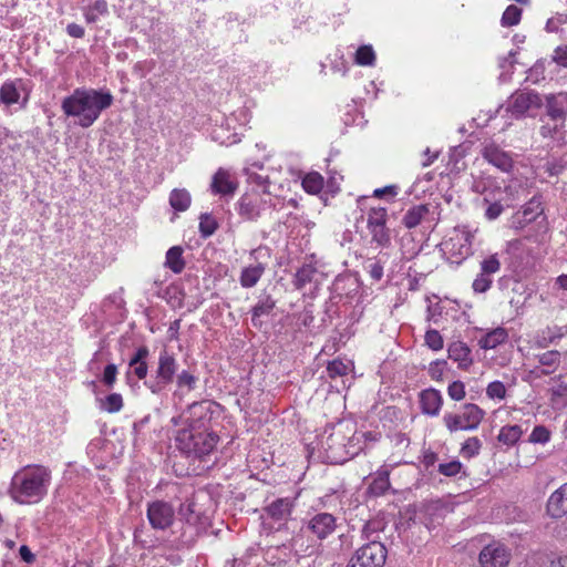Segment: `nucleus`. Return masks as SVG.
Returning a JSON list of instances; mask_svg holds the SVG:
<instances>
[{
    "instance_id": "nucleus-41",
    "label": "nucleus",
    "mask_w": 567,
    "mask_h": 567,
    "mask_svg": "<svg viewBox=\"0 0 567 567\" xmlns=\"http://www.w3.org/2000/svg\"><path fill=\"white\" fill-rule=\"evenodd\" d=\"M556 384L550 389L551 392V402L554 404H567V383L561 381L559 377L555 380Z\"/></svg>"
},
{
    "instance_id": "nucleus-12",
    "label": "nucleus",
    "mask_w": 567,
    "mask_h": 567,
    "mask_svg": "<svg viewBox=\"0 0 567 567\" xmlns=\"http://www.w3.org/2000/svg\"><path fill=\"white\" fill-rule=\"evenodd\" d=\"M388 210L384 207L370 208L367 218V227L371 235V241L379 247H386L391 243L390 229L386 227Z\"/></svg>"
},
{
    "instance_id": "nucleus-24",
    "label": "nucleus",
    "mask_w": 567,
    "mask_h": 567,
    "mask_svg": "<svg viewBox=\"0 0 567 567\" xmlns=\"http://www.w3.org/2000/svg\"><path fill=\"white\" fill-rule=\"evenodd\" d=\"M449 358L457 362L458 368L466 370L473 364L471 349L465 342L454 341L447 348Z\"/></svg>"
},
{
    "instance_id": "nucleus-23",
    "label": "nucleus",
    "mask_w": 567,
    "mask_h": 567,
    "mask_svg": "<svg viewBox=\"0 0 567 567\" xmlns=\"http://www.w3.org/2000/svg\"><path fill=\"white\" fill-rule=\"evenodd\" d=\"M395 464H383L374 474L369 485V493L373 496L384 495L390 488V473Z\"/></svg>"
},
{
    "instance_id": "nucleus-27",
    "label": "nucleus",
    "mask_w": 567,
    "mask_h": 567,
    "mask_svg": "<svg viewBox=\"0 0 567 567\" xmlns=\"http://www.w3.org/2000/svg\"><path fill=\"white\" fill-rule=\"evenodd\" d=\"M210 188L214 194L231 195L237 189V184L227 171L219 168L213 177Z\"/></svg>"
},
{
    "instance_id": "nucleus-35",
    "label": "nucleus",
    "mask_w": 567,
    "mask_h": 567,
    "mask_svg": "<svg viewBox=\"0 0 567 567\" xmlns=\"http://www.w3.org/2000/svg\"><path fill=\"white\" fill-rule=\"evenodd\" d=\"M523 435V430L519 425H505L499 430L497 440L507 445H515Z\"/></svg>"
},
{
    "instance_id": "nucleus-9",
    "label": "nucleus",
    "mask_w": 567,
    "mask_h": 567,
    "mask_svg": "<svg viewBox=\"0 0 567 567\" xmlns=\"http://www.w3.org/2000/svg\"><path fill=\"white\" fill-rule=\"evenodd\" d=\"M249 256L254 264L244 267L239 276L240 286L247 289L255 287L264 276L270 259V249L259 246L252 249Z\"/></svg>"
},
{
    "instance_id": "nucleus-14",
    "label": "nucleus",
    "mask_w": 567,
    "mask_h": 567,
    "mask_svg": "<svg viewBox=\"0 0 567 567\" xmlns=\"http://www.w3.org/2000/svg\"><path fill=\"white\" fill-rule=\"evenodd\" d=\"M344 441L346 436L341 432H333L322 441L321 446L326 451L328 462L333 464L343 463L357 454V451L352 450V441L348 443Z\"/></svg>"
},
{
    "instance_id": "nucleus-64",
    "label": "nucleus",
    "mask_w": 567,
    "mask_h": 567,
    "mask_svg": "<svg viewBox=\"0 0 567 567\" xmlns=\"http://www.w3.org/2000/svg\"><path fill=\"white\" fill-rule=\"evenodd\" d=\"M561 337H563V333H560V332L559 333H553L548 338L547 337H543L542 339H538L537 340V344L540 348H547L549 344L556 343V341L558 339H560Z\"/></svg>"
},
{
    "instance_id": "nucleus-20",
    "label": "nucleus",
    "mask_w": 567,
    "mask_h": 567,
    "mask_svg": "<svg viewBox=\"0 0 567 567\" xmlns=\"http://www.w3.org/2000/svg\"><path fill=\"white\" fill-rule=\"evenodd\" d=\"M150 355V350L147 347L142 346L137 348L133 357L128 361V371L126 373L127 381L131 382V375H135L137 380H146L148 365L147 358Z\"/></svg>"
},
{
    "instance_id": "nucleus-5",
    "label": "nucleus",
    "mask_w": 567,
    "mask_h": 567,
    "mask_svg": "<svg viewBox=\"0 0 567 567\" xmlns=\"http://www.w3.org/2000/svg\"><path fill=\"white\" fill-rule=\"evenodd\" d=\"M472 239L473 235L467 228L455 227L440 244V250L450 262L460 265L472 255Z\"/></svg>"
},
{
    "instance_id": "nucleus-46",
    "label": "nucleus",
    "mask_w": 567,
    "mask_h": 567,
    "mask_svg": "<svg viewBox=\"0 0 567 567\" xmlns=\"http://www.w3.org/2000/svg\"><path fill=\"white\" fill-rule=\"evenodd\" d=\"M501 269V261L496 254L491 255L481 261V271L483 275L492 276Z\"/></svg>"
},
{
    "instance_id": "nucleus-42",
    "label": "nucleus",
    "mask_w": 567,
    "mask_h": 567,
    "mask_svg": "<svg viewBox=\"0 0 567 567\" xmlns=\"http://www.w3.org/2000/svg\"><path fill=\"white\" fill-rule=\"evenodd\" d=\"M482 442L478 437H468L461 447V454L466 458H472L480 454Z\"/></svg>"
},
{
    "instance_id": "nucleus-29",
    "label": "nucleus",
    "mask_w": 567,
    "mask_h": 567,
    "mask_svg": "<svg viewBox=\"0 0 567 567\" xmlns=\"http://www.w3.org/2000/svg\"><path fill=\"white\" fill-rule=\"evenodd\" d=\"M508 339V332L505 328L498 327L485 333L480 340L478 344L484 350L495 349L503 344Z\"/></svg>"
},
{
    "instance_id": "nucleus-60",
    "label": "nucleus",
    "mask_w": 567,
    "mask_h": 567,
    "mask_svg": "<svg viewBox=\"0 0 567 567\" xmlns=\"http://www.w3.org/2000/svg\"><path fill=\"white\" fill-rule=\"evenodd\" d=\"M193 502H185L179 507V514L186 519L187 523H193V514L195 512Z\"/></svg>"
},
{
    "instance_id": "nucleus-18",
    "label": "nucleus",
    "mask_w": 567,
    "mask_h": 567,
    "mask_svg": "<svg viewBox=\"0 0 567 567\" xmlns=\"http://www.w3.org/2000/svg\"><path fill=\"white\" fill-rule=\"evenodd\" d=\"M292 502L289 498H278L265 508L264 519H271L278 524L279 529L291 516Z\"/></svg>"
},
{
    "instance_id": "nucleus-32",
    "label": "nucleus",
    "mask_w": 567,
    "mask_h": 567,
    "mask_svg": "<svg viewBox=\"0 0 567 567\" xmlns=\"http://www.w3.org/2000/svg\"><path fill=\"white\" fill-rule=\"evenodd\" d=\"M538 362L547 369H543L539 375H548L555 371L560 363L561 354L557 350H549L536 355Z\"/></svg>"
},
{
    "instance_id": "nucleus-4",
    "label": "nucleus",
    "mask_w": 567,
    "mask_h": 567,
    "mask_svg": "<svg viewBox=\"0 0 567 567\" xmlns=\"http://www.w3.org/2000/svg\"><path fill=\"white\" fill-rule=\"evenodd\" d=\"M545 116L548 122L544 123L539 133L543 137H554L565 128L567 118V92L547 94L543 101Z\"/></svg>"
},
{
    "instance_id": "nucleus-10",
    "label": "nucleus",
    "mask_w": 567,
    "mask_h": 567,
    "mask_svg": "<svg viewBox=\"0 0 567 567\" xmlns=\"http://www.w3.org/2000/svg\"><path fill=\"white\" fill-rule=\"evenodd\" d=\"M386 554L384 545L372 539L355 550L347 567H383Z\"/></svg>"
},
{
    "instance_id": "nucleus-49",
    "label": "nucleus",
    "mask_w": 567,
    "mask_h": 567,
    "mask_svg": "<svg viewBox=\"0 0 567 567\" xmlns=\"http://www.w3.org/2000/svg\"><path fill=\"white\" fill-rule=\"evenodd\" d=\"M486 395L489 399L503 400L506 396V388L501 381H493L486 388Z\"/></svg>"
},
{
    "instance_id": "nucleus-57",
    "label": "nucleus",
    "mask_w": 567,
    "mask_h": 567,
    "mask_svg": "<svg viewBox=\"0 0 567 567\" xmlns=\"http://www.w3.org/2000/svg\"><path fill=\"white\" fill-rule=\"evenodd\" d=\"M116 374H117L116 365L113 363L107 364L103 372V383L109 388L113 386V384L115 383V380H116Z\"/></svg>"
},
{
    "instance_id": "nucleus-53",
    "label": "nucleus",
    "mask_w": 567,
    "mask_h": 567,
    "mask_svg": "<svg viewBox=\"0 0 567 567\" xmlns=\"http://www.w3.org/2000/svg\"><path fill=\"white\" fill-rule=\"evenodd\" d=\"M449 396L454 401H461L465 398V385L462 381H454L447 388Z\"/></svg>"
},
{
    "instance_id": "nucleus-36",
    "label": "nucleus",
    "mask_w": 567,
    "mask_h": 567,
    "mask_svg": "<svg viewBox=\"0 0 567 567\" xmlns=\"http://www.w3.org/2000/svg\"><path fill=\"white\" fill-rule=\"evenodd\" d=\"M107 12V2L105 0H96L84 10V18L87 23H94L97 21L99 16H105Z\"/></svg>"
},
{
    "instance_id": "nucleus-16",
    "label": "nucleus",
    "mask_w": 567,
    "mask_h": 567,
    "mask_svg": "<svg viewBox=\"0 0 567 567\" xmlns=\"http://www.w3.org/2000/svg\"><path fill=\"white\" fill-rule=\"evenodd\" d=\"M511 560V550L499 542L486 545L480 553L482 567H506Z\"/></svg>"
},
{
    "instance_id": "nucleus-19",
    "label": "nucleus",
    "mask_w": 567,
    "mask_h": 567,
    "mask_svg": "<svg viewBox=\"0 0 567 567\" xmlns=\"http://www.w3.org/2000/svg\"><path fill=\"white\" fill-rule=\"evenodd\" d=\"M419 403L423 414L437 416L443 405V398L439 390L430 388L420 392Z\"/></svg>"
},
{
    "instance_id": "nucleus-11",
    "label": "nucleus",
    "mask_w": 567,
    "mask_h": 567,
    "mask_svg": "<svg viewBox=\"0 0 567 567\" xmlns=\"http://www.w3.org/2000/svg\"><path fill=\"white\" fill-rule=\"evenodd\" d=\"M337 517L330 513L319 512L310 515L302 525V530L310 537L323 540L337 529Z\"/></svg>"
},
{
    "instance_id": "nucleus-61",
    "label": "nucleus",
    "mask_w": 567,
    "mask_h": 567,
    "mask_svg": "<svg viewBox=\"0 0 567 567\" xmlns=\"http://www.w3.org/2000/svg\"><path fill=\"white\" fill-rule=\"evenodd\" d=\"M554 61L560 66H567V47H558L553 56Z\"/></svg>"
},
{
    "instance_id": "nucleus-39",
    "label": "nucleus",
    "mask_w": 567,
    "mask_h": 567,
    "mask_svg": "<svg viewBox=\"0 0 567 567\" xmlns=\"http://www.w3.org/2000/svg\"><path fill=\"white\" fill-rule=\"evenodd\" d=\"M354 61L359 65L371 66L375 62V53L371 45H361L357 52Z\"/></svg>"
},
{
    "instance_id": "nucleus-59",
    "label": "nucleus",
    "mask_w": 567,
    "mask_h": 567,
    "mask_svg": "<svg viewBox=\"0 0 567 567\" xmlns=\"http://www.w3.org/2000/svg\"><path fill=\"white\" fill-rule=\"evenodd\" d=\"M374 197L383 198V197H390L393 198L398 195V186L395 185H389L383 188H377L373 192Z\"/></svg>"
},
{
    "instance_id": "nucleus-34",
    "label": "nucleus",
    "mask_w": 567,
    "mask_h": 567,
    "mask_svg": "<svg viewBox=\"0 0 567 567\" xmlns=\"http://www.w3.org/2000/svg\"><path fill=\"white\" fill-rule=\"evenodd\" d=\"M317 274V268L311 264L301 266L293 278V286L296 289L301 290L306 285L310 284Z\"/></svg>"
},
{
    "instance_id": "nucleus-63",
    "label": "nucleus",
    "mask_w": 567,
    "mask_h": 567,
    "mask_svg": "<svg viewBox=\"0 0 567 567\" xmlns=\"http://www.w3.org/2000/svg\"><path fill=\"white\" fill-rule=\"evenodd\" d=\"M369 274L374 280H381L383 277V266L379 261L370 264Z\"/></svg>"
},
{
    "instance_id": "nucleus-55",
    "label": "nucleus",
    "mask_w": 567,
    "mask_h": 567,
    "mask_svg": "<svg viewBox=\"0 0 567 567\" xmlns=\"http://www.w3.org/2000/svg\"><path fill=\"white\" fill-rule=\"evenodd\" d=\"M484 202L488 204L485 210V217L489 220L498 218L504 210L503 205L498 202L491 203L487 198H484Z\"/></svg>"
},
{
    "instance_id": "nucleus-62",
    "label": "nucleus",
    "mask_w": 567,
    "mask_h": 567,
    "mask_svg": "<svg viewBox=\"0 0 567 567\" xmlns=\"http://www.w3.org/2000/svg\"><path fill=\"white\" fill-rule=\"evenodd\" d=\"M66 33L72 38L81 39L84 37L85 31L84 28L80 24L69 23L66 25Z\"/></svg>"
},
{
    "instance_id": "nucleus-6",
    "label": "nucleus",
    "mask_w": 567,
    "mask_h": 567,
    "mask_svg": "<svg viewBox=\"0 0 567 567\" xmlns=\"http://www.w3.org/2000/svg\"><path fill=\"white\" fill-rule=\"evenodd\" d=\"M178 370V362L174 353L163 349L159 352L155 375L145 380V386L153 393L159 394L174 381Z\"/></svg>"
},
{
    "instance_id": "nucleus-33",
    "label": "nucleus",
    "mask_w": 567,
    "mask_h": 567,
    "mask_svg": "<svg viewBox=\"0 0 567 567\" xmlns=\"http://www.w3.org/2000/svg\"><path fill=\"white\" fill-rule=\"evenodd\" d=\"M190 202V194L184 188H175L169 194V205L177 212L187 210Z\"/></svg>"
},
{
    "instance_id": "nucleus-8",
    "label": "nucleus",
    "mask_w": 567,
    "mask_h": 567,
    "mask_svg": "<svg viewBox=\"0 0 567 567\" xmlns=\"http://www.w3.org/2000/svg\"><path fill=\"white\" fill-rule=\"evenodd\" d=\"M272 197L269 193L250 190L238 200V214L247 220H257L264 213L272 207Z\"/></svg>"
},
{
    "instance_id": "nucleus-2",
    "label": "nucleus",
    "mask_w": 567,
    "mask_h": 567,
    "mask_svg": "<svg viewBox=\"0 0 567 567\" xmlns=\"http://www.w3.org/2000/svg\"><path fill=\"white\" fill-rule=\"evenodd\" d=\"M51 472L43 465H28L17 472L11 481L10 494L20 504L41 501L48 493Z\"/></svg>"
},
{
    "instance_id": "nucleus-44",
    "label": "nucleus",
    "mask_w": 567,
    "mask_h": 567,
    "mask_svg": "<svg viewBox=\"0 0 567 567\" xmlns=\"http://www.w3.org/2000/svg\"><path fill=\"white\" fill-rule=\"evenodd\" d=\"M217 227H218L217 221L215 220V218L212 215H209V214L200 215L199 231L203 237L207 238V237L212 236L216 231Z\"/></svg>"
},
{
    "instance_id": "nucleus-47",
    "label": "nucleus",
    "mask_w": 567,
    "mask_h": 567,
    "mask_svg": "<svg viewBox=\"0 0 567 567\" xmlns=\"http://www.w3.org/2000/svg\"><path fill=\"white\" fill-rule=\"evenodd\" d=\"M424 340H425V344L434 351H439V350L443 349V346H444L443 338L437 330H434V329L427 330L425 333Z\"/></svg>"
},
{
    "instance_id": "nucleus-52",
    "label": "nucleus",
    "mask_w": 567,
    "mask_h": 567,
    "mask_svg": "<svg viewBox=\"0 0 567 567\" xmlns=\"http://www.w3.org/2000/svg\"><path fill=\"white\" fill-rule=\"evenodd\" d=\"M550 440V432L544 425L535 426L529 435V442L545 444Z\"/></svg>"
},
{
    "instance_id": "nucleus-30",
    "label": "nucleus",
    "mask_w": 567,
    "mask_h": 567,
    "mask_svg": "<svg viewBox=\"0 0 567 567\" xmlns=\"http://www.w3.org/2000/svg\"><path fill=\"white\" fill-rule=\"evenodd\" d=\"M429 207L420 204L411 207L403 216L402 224L411 229L421 224L422 219L429 214Z\"/></svg>"
},
{
    "instance_id": "nucleus-17",
    "label": "nucleus",
    "mask_w": 567,
    "mask_h": 567,
    "mask_svg": "<svg viewBox=\"0 0 567 567\" xmlns=\"http://www.w3.org/2000/svg\"><path fill=\"white\" fill-rule=\"evenodd\" d=\"M214 408L217 405L212 401L195 402L188 408V426L208 432V424L210 423L214 414Z\"/></svg>"
},
{
    "instance_id": "nucleus-56",
    "label": "nucleus",
    "mask_w": 567,
    "mask_h": 567,
    "mask_svg": "<svg viewBox=\"0 0 567 567\" xmlns=\"http://www.w3.org/2000/svg\"><path fill=\"white\" fill-rule=\"evenodd\" d=\"M514 56L515 52L511 51L507 56H504L499 60V68L504 70L499 76L502 80H505V78L512 73V69L515 63Z\"/></svg>"
},
{
    "instance_id": "nucleus-13",
    "label": "nucleus",
    "mask_w": 567,
    "mask_h": 567,
    "mask_svg": "<svg viewBox=\"0 0 567 567\" xmlns=\"http://www.w3.org/2000/svg\"><path fill=\"white\" fill-rule=\"evenodd\" d=\"M542 96L532 90L516 91L507 101L506 111L515 118L524 117L529 111L543 106Z\"/></svg>"
},
{
    "instance_id": "nucleus-43",
    "label": "nucleus",
    "mask_w": 567,
    "mask_h": 567,
    "mask_svg": "<svg viewBox=\"0 0 567 567\" xmlns=\"http://www.w3.org/2000/svg\"><path fill=\"white\" fill-rule=\"evenodd\" d=\"M101 408L109 413H116L123 408V399L118 393L109 394L102 402Z\"/></svg>"
},
{
    "instance_id": "nucleus-50",
    "label": "nucleus",
    "mask_w": 567,
    "mask_h": 567,
    "mask_svg": "<svg viewBox=\"0 0 567 567\" xmlns=\"http://www.w3.org/2000/svg\"><path fill=\"white\" fill-rule=\"evenodd\" d=\"M542 213L540 202L535 197L523 208V216L526 221H532Z\"/></svg>"
},
{
    "instance_id": "nucleus-21",
    "label": "nucleus",
    "mask_w": 567,
    "mask_h": 567,
    "mask_svg": "<svg viewBox=\"0 0 567 567\" xmlns=\"http://www.w3.org/2000/svg\"><path fill=\"white\" fill-rule=\"evenodd\" d=\"M482 155L489 164L503 172H508L513 167L512 156L494 143L486 145Z\"/></svg>"
},
{
    "instance_id": "nucleus-48",
    "label": "nucleus",
    "mask_w": 567,
    "mask_h": 567,
    "mask_svg": "<svg viewBox=\"0 0 567 567\" xmlns=\"http://www.w3.org/2000/svg\"><path fill=\"white\" fill-rule=\"evenodd\" d=\"M462 467H463V465L460 461L453 460L447 463L439 464L437 471L440 474H442L446 477H453V476H456L461 472Z\"/></svg>"
},
{
    "instance_id": "nucleus-7",
    "label": "nucleus",
    "mask_w": 567,
    "mask_h": 567,
    "mask_svg": "<svg viewBox=\"0 0 567 567\" xmlns=\"http://www.w3.org/2000/svg\"><path fill=\"white\" fill-rule=\"evenodd\" d=\"M485 411L474 403H466L462 406L460 414L445 413L443 423L453 433L456 431H473L478 427L484 419Z\"/></svg>"
},
{
    "instance_id": "nucleus-45",
    "label": "nucleus",
    "mask_w": 567,
    "mask_h": 567,
    "mask_svg": "<svg viewBox=\"0 0 567 567\" xmlns=\"http://www.w3.org/2000/svg\"><path fill=\"white\" fill-rule=\"evenodd\" d=\"M197 380V377L187 370H183L181 373L176 374V384L179 389L193 391L196 388Z\"/></svg>"
},
{
    "instance_id": "nucleus-1",
    "label": "nucleus",
    "mask_w": 567,
    "mask_h": 567,
    "mask_svg": "<svg viewBox=\"0 0 567 567\" xmlns=\"http://www.w3.org/2000/svg\"><path fill=\"white\" fill-rule=\"evenodd\" d=\"M113 100L109 91L79 87L62 100L61 109L66 116L75 117L81 127L87 128L112 105Z\"/></svg>"
},
{
    "instance_id": "nucleus-40",
    "label": "nucleus",
    "mask_w": 567,
    "mask_h": 567,
    "mask_svg": "<svg viewBox=\"0 0 567 567\" xmlns=\"http://www.w3.org/2000/svg\"><path fill=\"white\" fill-rule=\"evenodd\" d=\"M351 370V363L343 362L340 359L332 360L327 365V373L330 379H336L338 377H344Z\"/></svg>"
},
{
    "instance_id": "nucleus-25",
    "label": "nucleus",
    "mask_w": 567,
    "mask_h": 567,
    "mask_svg": "<svg viewBox=\"0 0 567 567\" xmlns=\"http://www.w3.org/2000/svg\"><path fill=\"white\" fill-rule=\"evenodd\" d=\"M359 288L360 285L358 278L351 275L339 276L333 282V291L340 298L346 297L348 299H353L359 292Z\"/></svg>"
},
{
    "instance_id": "nucleus-28",
    "label": "nucleus",
    "mask_w": 567,
    "mask_h": 567,
    "mask_svg": "<svg viewBox=\"0 0 567 567\" xmlns=\"http://www.w3.org/2000/svg\"><path fill=\"white\" fill-rule=\"evenodd\" d=\"M22 80L6 81L0 86V103L7 106L19 102Z\"/></svg>"
},
{
    "instance_id": "nucleus-38",
    "label": "nucleus",
    "mask_w": 567,
    "mask_h": 567,
    "mask_svg": "<svg viewBox=\"0 0 567 567\" xmlns=\"http://www.w3.org/2000/svg\"><path fill=\"white\" fill-rule=\"evenodd\" d=\"M520 18L522 9L515 4H511L503 12L501 24L505 28L514 27L519 23Z\"/></svg>"
},
{
    "instance_id": "nucleus-15",
    "label": "nucleus",
    "mask_w": 567,
    "mask_h": 567,
    "mask_svg": "<svg viewBox=\"0 0 567 567\" xmlns=\"http://www.w3.org/2000/svg\"><path fill=\"white\" fill-rule=\"evenodd\" d=\"M146 517L153 529L166 530L175 520V508L168 502L154 501L147 504Z\"/></svg>"
},
{
    "instance_id": "nucleus-26",
    "label": "nucleus",
    "mask_w": 567,
    "mask_h": 567,
    "mask_svg": "<svg viewBox=\"0 0 567 567\" xmlns=\"http://www.w3.org/2000/svg\"><path fill=\"white\" fill-rule=\"evenodd\" d=\"M276 307V301L271 296H261L251 309V323L255 328L262 327V318L269 317Z\"/></svg>"
},
{
    "instance_id": "nucleus-54",
    "label": "nucleus",
    "mask_w": 567,
    "mask_h": 567,
    "mask_svg": "<svg viewBox=\"0 0 567 567\" xmlns=\"http://www.w3.org/2000/svg\"><path fill=\"white\" fill-rule=\"evenodd\" d=\"M446 368L445 360H435L430 363L429 374L433 380L440 381L443 378L444 371Z\"/></svg>"
},
{
    "instance_id": "nucleus-58",
    "label": "nucleus",
    "mask_w": 567,
    "mask_h": 567,
    "mask_svg": "<svg viewBox=\"0 0 567 567\" xmlns=\"http://www.w3.org/2000/svg\"><path fill=\"white\" fill-rule=\"evenodd\" d=\"M381 529V522L379 520H369L363 525L362 535L367 539H371L375 533Z\"/></svg>"
},
{
    "instance_id": "nucleus-3",
    "label": "nucleus",
    "mask_w": 567,
    "mask_h": 567,
    "mask_svg": "<svg viewBox=\"0 0 567 567\" xmlns=\"http://www.w3.org/2000/svg\"><path fill=\"white\" fill-rule=\"evenodd\" d=\"M176 446L187 456L202 457L209 454L218 442V435L197 429L185 427L176 434Z\"/></svg>"
},
{
    "instance_id": "nucleus-37",
    "label": "nucleus",
    "mask_w": 567,
    "mask_h": 567,
    "mask_svg": "<svg viewBox=\"0 0 567 567\" xmlns=\"http://www.w3.org/2000/svg\"><path fill=\"white\" fill-rule=\"evenodd\" d=\"M302 187L309 194H319L323 188V177L317 172L309 173L302 179Z\"/></svg>"
},
{
    "instance_id": "nucleus-31",
    "label": "nucleus",
    "mask_w": 567,
    "mask_h": 567,
    "mask_svg": "<svg viewBox=\"0 0 567 567\" xmlns=\"http://www.w3.org/2000/svg\"><path fill=\"white\" fill-rule=\"evenodd\" d=\"M165 266L174 274H181L185 268V260L183 258V248L179 246L171 247L166 252Z\"/></svg>"
},
{
    "instance_id": "nucleus-51",
    "label": "nucleus",
    "mask_w": 567,
    "mask_h": 567,
    "mask_svg": "<svg viewBox=\"0 0 567 567\" xmlns=\"http://www.w3.org/2000/svg\"><path fill=\"white\" fill-rule=\"evenodd\" d=\"M492 282L493 280L491 276L483 275L482 272H480L474 279L472 288L477 293H484L491 288Z\"/></svg>"
},
{
    "instance_id": "nucleus-22",
    "label": "nucleus",
    "mask_w": 567,
    "mask_h": 567,
    "mask_svg": "<svg viewBox=\"0 0 567 567\" xmlns=\"http://www.w3.org/2000/svg\"><path fill=\"white\" fill-rule=\"evenodd\" d=\"M547 513L554 518L563 517L567 513V483L549 496Z\"/></svg>"
}]
</instances>
